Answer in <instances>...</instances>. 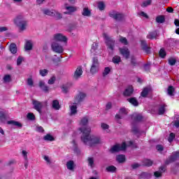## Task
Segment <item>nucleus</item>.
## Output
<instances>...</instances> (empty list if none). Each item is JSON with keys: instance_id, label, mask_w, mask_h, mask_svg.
<instances>
[{"instance_id": "3", "label": "nucleus", "mask_w": 179, "mask_h": 179, "mask_svg": "<svg viewBox=\"0 0 179 179\" xmlns=\"http://www.w3.org/2000/svg\"><path fill=\"white\" fill-rule=\"evenodd\" d=\"M100 71V63H99V59L97 57H93L90 68V73L92 75H95V73H97Z\"/></svg>"}, {"instance_id": "5", "label": "nucleus", "mask_w": 179, "mask_h": 179, "mask_svg": "<svg viewBox=\"0 0 179 179\" xmlns=\"http://www.w3.org/2000/svg\"><path fill=\"white\" fill-rule=\"evenodd\" d=\"M153 114H158V115H163L166 112V104L162 103L152 109Z\"/></svg>"}, {"instance_id": "44", "label": "nucleus", "mask_w": 179, "mask_h": 179, "mask_svg": "<svg viewBox=\"0 0 179 179\" xmlns=\"http://www.w3.org/2000/svg\"><path fill=\"white\" fill-rule=\"evenodd\" d=\"M157 23H164V16L159 15L156 17Z\"/></svg>"}, {"instance_id": "56", "label": "nucleus", "mask_w": 179, "mask_h": 179, "mask_svg": "<svg viewBox=\"0 0 179 179\" xmlns=\"http://www.w3.org/2000/svg\"><path fill=\"white\" fill-rule=\"evenodd\" d=\"M71 146L73 150H76V149H78V144H76V141L75 140L72 141Z\"/></svg>"}, {"instance_id": "10", "label": "nucleus", "mask_w": 179, "mask_h": 179, "mask_svg": "<svg viewBox=\"0 0 179 179\" xmlns=\"http://www.w3.org/2000/svg\"><path fill=\"white\" fill-rule=\"evenodd\" d=\"M32 104L34 106V110H36L39 114H41V110H43V102H40L36 99L32 100Z\"/></svg>"}, {"instance_id": "63", "label": "nucleus", "mask_w": 179, "mask_h": 179, "mask_svg": "<svg viewBox=\"0 0 179 179\" xmlns=\"http://www.w3.org/2000/svg\"><path fill=\"white\" fill-rule=\"evenodd\" d=\"M156 149H157V150H158V152H163V145H157L156 146Z\"/></svg>"}, {"instance_id": "39", "label": "nucleus", "mask_w": 179, "mask_h": 179, "mask_svg": "<svg viewBox=\"0 0 179 179\" xmlns=\"http://www.w3.org/2000/svg\"><path fill=\"white\" fill-rule=\"evenodd\" d=\"M110 72H111V67H105L102 75L103 76L106 77L107 75H108V73H110Z\"/></svg>"}, {"instance_id": "49", "label": "nucleus", "mask_w": 179, "mask_h": 179, "mask_svg": "<svg viewBox=\"0 0 179 179\" xmlns=\"http://www.w3.org/2000/svg\"><path fill=\"white\" fill-rule=\"evenodd\" d=\"M152 3V0H148L146 1H144L142 4L141 6L142 8H146V6H149Z\"/></svg>"}, {"instance_id": "62", "label": "nucleus", "mask_w": 179, "mask_h": 179, "mask_svg": "<svg viewBox=\"0 0 179 179\" xmlns=\"http://www.w3.org/2000/svg\"><path fill=\"white\" fill-rule=\"evenodd\" d=\"M22 155L24 160H26V162H27V151L26 150H22Z\"/></svg>"}, {"instance_id": "53", "label": "nucleus", "mask_w": 179, "mask_h": 179, "mask_svg": "<svg viewBox=\"0 0 179 179\" xmlns=\"http://www.w3.org/2000/svg\"><path fill=\"white\" fill-rule=\"evenodd\" d=\"M159 57H161V58L166 57V50H164V49L162 48L159 50Z\"/></svg>"}, {"instance_id": "37", "label": "nucleus", "mask_w": 179, "mask_h": 179, "mask_svg": "<svg viewBox=\"0 0 179 179\" xmlns=\"http://www.w3.org/2000/svg\"><path fill=\"white\" fill-rule=\"evenodd\" d=\"M53 17L56 19V20H60V19H62V14L57 10H55Z\"/></svg>"}, {"instance_id": "14", "label": "nucleus", "mask_w": 179, "mask_h": 179, "mask_svg": "<svg viewBox=\"0 0 179 179\" xmlns=\"http://www.w3.org/2000/svg\"><path fill=\"white\" fill-rule=\"evenodd\" d=\"M65 10H67L64 12V15H72V13L78 10V8L76 6H69L67 4L64 5Z\"/></svg>"}, {"instance_id": "24", "label": "nucleus", "mask_w": 179, "mask_h": 179, "mask_svg": "<svg viewBox=\"0 0 179 179\" xmlns=\"http://www.w3.org/2000/svg\"><path fill=\"white\" fill-rule=\"evenodd\" d=\"M25 51H31L33 50V41H27L24 45Z\"/></svg>"}, {"instance_id": "55", "label": "nucleus", "mask_w": 179, "mask_h": 179, "mask_svg": "<svg viewBox=\"0 0 179 179\" xmlns=\"http://www.w3.org/2000/svg\"><path fill=\"white\" fill-rule=\"evenodd\" d=\"M174 138H176V134H174V133H171L169 135V137L168 138L169 142H170V143H171V142H173V140L174 139Z\"/></svg>"}, {"instance_id": "40", "label": "nucleus", "mask_w": 179, "mask_h": 179, "mask_svg": "<svg viewBox=\"0 0 179 179\" xmlns=\"http://www.w3.org/2000/svg\"><path fill=\"white\" fill-rule=\"evenodd\" d=\"M101 127L103 131H106V132H110V130H108V128H110V126L106 123H101Z\"/></svg>"}, {"instance_id": "57", "label": "nucleus", "mask_w": 179, "mask_h": 179, "mask_svg": "<svg viewBox=\"0 0 179 179\" xmlns=\"http://www.w3.org/2000/svg\"><path fill=\"white\" fill-rule=\"evenodd\" d=\"M98 8L99 10H104V3H103V1H100L98 3Z\"/></svg>"}, {"instance_id": "12", "label": "nucleus", "mask_w": 179, "mask_h": 179, "mask_svg": "<svg viewBox=\"0 0 179 179\" xmlns=\"http://www.w3.org/2000/svg\"><path fill=\"white\" fill-rule=\"evenodd\" d=\"M128 113H129L128 109H127L125 108H120V110L119 111V114H116L115 119L116 120H122V118H124V115H127V114H128Z\"/></svg>"}, {"instance_id": "46", "label": "nucleus", "mask_w": 179, "mask_h": 179, "mask_svg": "<svg viewBox=\"0 0 179 179\" xmlns=\"http://www.w3.org/2000/svg\"><path fill=\"white\" fill-rule=\"evenodd\" d=\"M113 62L114 64H120L121 62V57L120 56H115L113 58Z\"/></svg>"}, {"instance_id": "13", "label": "nucleus", "mask_w": 179, "mask_h": 179, "mask_svg": "<svg viewBox=\"0 0 179 179\" xmlns=\"http://www.w3.org/2000/svg\"><path fill=\"white\" fill-rule=\"evenodd\" d=\"M83 74V69L82 68V66H79L74 72L73 79L78 80V79H80V76H82Z\"/></svg>"}, {"instance_id": "42", "label": "nucleus", "mask_w": 179, "mask_h": 179, "mask_svg": "<svg viewBox=\"0 0 179 179\" xmlns=\"http://www.w3.org/2000/svg\"><path fill=\"white\" fill-rule=\"evenodd\" d=\"M48 70L43 69H41L39 71V75H41V76H47V75H48Z\"/></svg>"}, {"instance_id": "1", "label": "nucleus", "mask_w": 179, "mask_h": 179, "mask_svg": "<svg viewBox=\"0 0 179 179\" xmlns=\"http://www.w3.org/2000/svg\"><path fill=\"white\" fill-rule=\"evenodd\" d=\"M80 131L83 133L81 136V141L85 143V145H90V146H93L94 145H99L101 143L100 137L96 136H90V132L92 129L90 127H87L85 129H80Z\"/></svg>"}, {"instance_id": "2", "label": "nucleus", "mask_w": 179, "mask_h": 179, "mask_svg": "<svg viewBox=\"0 0 179 179\" xmlns=\"http://www.w3.org/2000/svg\"><path fill=\"white\" fill-rule=\"evenodd\" d=\"M14 24L18 27L20 31H24L27 29V20L22 15H17L14 20Z\"/></svg>"}, {"instance_id": "41", "label": "nucleus", "mask_w": 179, "mask_h": 179, "mask_svg": "<svg viewBox=\"0 0 179 179\" xmlns=\"http://www.w3.org/2000/svg\"><path fill=\"white\" fill-rule=\"evenodd\" d=\"M115 170H117V168L114 166H109L106 168L108 173H115Z\"/></svg>"}, {"instance_id": "17", "label": "nucleus", "mask_w": 179, "mask_h": 179, "mask_svg": "<svg viewBox=\"0 0 179 179\" xmlns=\"http://www.w3.org/2000/svg\"><path fill=\"white\" fill-rule=\"evenodd\" d=\"M131 120L134 122H141V121H142V120H143V116H142V115L140 113H134L131 115Z\"/></svg>"}, {"instance_id": "20", "label": "nucleus", "mask_w": 179, "mask_h": 179, "mask_svg": "<svg viewBox=\"0 0 179 179\" xmlns=\"http://www.w3.org/2000/svg\"><path fill=\"white\" fill-rule=\"evenodd\" d=\"M141 47L146 52V54H150V48L148 47V43H146V41H141Z\"/></svg>"}, {"instance_id": "7", "label": "nucleus", "mask_w": 179, "mask_h": 179, "mask_svg": "<svg viewBox=\"0 0 179 179\" xmlns=\"http://www.w3.org/2000/svg\"><path fill=\"white\" fill-rule=\"evenodd\" d=\"M127 149V144L125 143H123L122 145L117 144L114 146H113L110 148L111 153H115V152H120L121 150H125Z\"/></svg>"}, {"instance_id": "52", "label": "nucleus", "mask_w": 179, "mask_h": 179, "mask_svg": "<svg viewBox=\"0 0 179 179\" xmlns=\"http://www.w3.org/2000/svg\"><path fill=\"white\" fill-rule=\"evenodd\" d=\"M153 164V162L150 159H145L144 161V165L147 166L148 167H150V166H152Z\"/></svg>"}, {"instance_id": "29", "label": "nucleus", "mask_w": 179, "mask_h": 179, "mask_svg": "<svg viewBox=\"0 0 179 179\" xmlns=\"http://www.w3.org/2000/svg\"><path fill=\"white\" fill-rule=\"evenodd\" d=\"M66 167H67L68 170H70V171H73V170L75 169V163L73 162V161L67 162Z\"/></svg>"}, {"instance_id": "61", "label": "nucleus", "mask_w": 179, "mask_h": 179, "mask_svg": "<svg viewBox=\"0 0 179 179\" xmlns=\"http://www.w3.org/2000/svg\"><path fill=\"white\" fill-rule=\"evenodd\" d=\"M22 62H23V57H19L17 59V65L19 66V65H20L22 64Z\"/></svg>"}, {"instance_id": "33", "label": "nucleus", "mask_w": 179, "mask_h": 179, "mask_svg": "<svg viewBox=\"0 0 179 179\" xmlns=\"http://www.w3.org/2000/svg\"><path fill=\"white\" fill-rule=\"evenodd\" d=\"M9 50L12 54H16V52H17V48L16 47V44L11 43Z\"/></svg>"}, {"instance_id": "43", "label": "nucleus", "mask_w": 179, "mask_h": 179, "mask_svg": "<svg viewBox=\"0 0 179 179\" xmlns=\"http://www.w3.org/2000/svg\"><path fill=\"white\" fill-rule=\"evenodd\" d=\"M88 165L91 166V169L94 167V159L93 157H89L87 159Z\"/></svg>"}, {"instance_id": "54", "label": "nucleus", "mask_w": 179, "mask_h": 179, "mask_svg": "<svg viewBox=\"0 0 179 179\" xmlns=\"http://www.w3.org/2000/svg\"><path fill=\"white\" fill-rule=\"evenodd\" d=\"M55 76L51 77L48 81V85H54V83H55Z\"/></svg>"}, {"instance_id": "48", "label": "nucleus", "mask_w": 179, "mask_h": 179, "mask_svg": "<svg viewBox=\"0 0 179 179\" xmlns=\"http://www.w3.org/2000/svg\"><path fill=\"white\" fill-rule=\"evenodd\" d=\"M27 118H28V120H31L33 121L36 120V116H34V114H33L32 113H29L27 114Z\"/></svg>"}, {"instance_id": "50", "label": "nucleus", "mask_w": 179, "mask_h": 179, "mask_svg": "<svg viewBox=\"0 0 179 179\" xmlns=\"http://www.w3.org/2000/svg\"><path fill=\"white\" fill-rule=\"evenodd\" d=\"M120 43H122V44H124V45H128V41L127 40V38H124V37L121 36L120 38Z\"/></svg>"}, {"instance_id": "16", "label": "nucleus", "mask_w": 179, "mask_h": 179, "mask_svg": "<svg viewBox=\"0 0 179 179\" xmlns=\"http://www.w3.org/2000/svg\"><path fill=\"white\" fill-rule=\"evenodd\" d=\"M179 157V151L173 152V155L166 161L165 164H170V163H173V162H176L177 159Z\"/></svg>"}, {"instance_id": "28", "label": "nucleus", "mask_w": 179, "mask_h": 179, "mask_svg": "<svg viewBox=\"0 0 179 179\" xmlns=\"http://www.w3.org/2000/svg\"><path fill=\"white\" fill-rule=\"evenodd\" d=\"M157 32L156 31L150 32L147 35V38H149L150 40H155V38H157Z\"/></svg>"}, {"instance_id": "18", "label": "nucleus", "mask_w": 179, "mask_h": 179, "mask_svg": "<svg viewBox=\"0 0 179 179\" xmlns=\"http://www.w3.org/2000/svg\"><path fill=\"white\" fill-rule=\"evenodd\" d=\"M39 87H41L45 93H48V92H50V87H48L43 80L39 81Z\"/></svg>"}, {"instance_id": "31", "label": "nucleus", "mask_w": 179, "mask_h": 179, "mask_svg": "<svg viewBox=\"0 0 179 179\" xmlns=\"http://www.w3.org/2000/svg\"><path fill=\"white\" fill-rule=\"evenodd\" d=\"M3 83H9L10 82H12V76L9 74H6L3 78Z\"/></svg>"}, {"instance_id": "60", "label": "nucleus", "mask_w": 179, "mask_h": 179, "mask_svg": "<svg viewBox=\"0 0 179 179\" xmlns=\"http://www.w3.org/2000/svg\"><path fill=\"white\" fill-rule=\"evenodd\" d=\"M176 60L174 58H170L169 59V64H171V66L176 65Z\"/></svg>"}, {"instance_id": "8", "label": "nucleus", "mask_w": 179, "mask_h": 179, "mask_svg": "<svg viewBox=\"0 0 179 179\" xmlns=\"http://www.w3.org/2000/svg\"><path fill=\"white\" fill-rule=\"evenodd\" d=\"M52 50L54 52H57V54H62L64 52V47L57 43H52L51 45Z\"/></svg>"}, {"instance_id": "6", "label": "nucleus", "mask_w": 179, "mask_h": 179, "mask_svg": "<svg viewBox=\"0 0 179 179\" xmlns=\"http://www.w3.org/2000/svg\"><path fill=\"white\" fill-rule=\"evenodd\" d=\"M87 94L85 92H80L74 97V104H79L82 103V101H85V99L87 97Z\"/></svg>"}, {"instance_id": "15", "label": "nucleus", "mask_w": 179, "mask_h": 179, "mask_svg": "<svg viewBox=\"0 0 179 179\" xmlns=\"http://www.w3.org/2000/svg\"><path fill=\"white\" fill-rule=\"evenodd\" d=\"M110 16L113 19H115V20H122L124 19V15L115 11L110 13Z\"/></svg>"}, {"instance_id": "27", "label": "nucleus", "mask_w": 179, "mask_h": 179, "mask_svg": "<svg viewBox=\"0 0 179 179\" xmlns=\"http://www.w3.org/2000/svg\"><path fill=\"white\" fill-rule=\"evenodd\" d=\"M151 92L152 88H150V87L144 88L141 92L142 97H146V96H148V94H149V93H150Z\"/></svg>"}, {"instance_id": "51", "label": "nucleus", "mask_w": 179, "mask_h": 179, "mask_svg": "<svg viewBox=\"0 0 179 179\" xmlns=\"http://www.w3.org/2000/svg\"><path fill=\"white\" fill-rule=\"evenodd\" d=\"M131 65H133V66H136V65H138V62H136V59L134 56L131 57Z\"/></svg>"}, {"instance_id": "34", "label": "nucleus", "mask_w": 179, "mask_h": 179, "mask_svg": "<svg viewBox=\"0 0 179 179\" xmlns=\"http://www.w3.org/2000/svg\"><path fill=\"white\" fill-rule=\"evenodd\" d=\"M127 101L130 102L132 106H138L139 105V103L138 102V100L136 99V98H129L127 99Z\"/></svg>"}, {"instance_id": "64", "label": "nucleus", "mask_w": 179, "mask_h": 179, "mask_svg": "<svg viewBox=\"0 0 179 179\" xmlns=\"http://www.w3.org/2000/svg\"><path fill=\"white\" fill-rule=\"evenodd\" d=\"M27 85L29 86H33V85H34L33 79L28 78V80H27Z\"/></svg>"}, {"instance_id": "26", "label": "nucleus", "mask_w": 179, "mask_h": 179, "mask_svg": "<svg viewBox=\"0 0 179 179\" xmlns=\"http://www.w3.org/2000/svg\"><path fill=\"white\" fill-rule=\"evenodd\" d=\"M78 114V106L76 105L70 106V115H76Z\"/></svg>"}, {"instance_id": "30", "label": "nucleus", "mask_w": 179, "mask_h": 179, "mask_svg": "<svg viewBox=\"0 0 179 179\" xmlns=\"http://www.w3.org/2000/svg\"><path fill=\"white\" fill-rule=\"evenodd\" d=\"M174 93H176V88H174V87L171 85L168 87L167 94L171 96H174Z\"/></svg>"}, {"instance_id": "35", "label": "nucleus", "mask_w": 179, "mask_h": 179, "mask_svg": "<svg viewBox=\"0 0 179 179\" xmlns=\"http://www.w3.org/2000/svg\"><path fill=\"white\" fill-rule=\"evenodd\" d=\"M44 141H48L50 142H52L55 141V138H54V136H52L51 134H48L45 136H43Z\"/></svg>"}, {"instance_id": "38", "label": "nucleus", "mask_w": 179, "mask_h": 179, "mask_svg": "<svg viewBox=\"0 0 179 179\" xmlns=\"http://www.w3.org/2000/svg\"><path fill=\"white\" fill-rule=\"evenodd\" d=\"M54 12H55V10H49V9H45L43 10V13L45 15H48V16H54Z\"/></svg>"}, {"instance_id": "11", "label": "nucleus", "mask_w": 179, "mask_h": 179, "mask_svg": "<svg viewBox=\"0 0 179 179\" xmlns=\"http://www.w3.org/2000/svg\"><path fill=\"white\" fill-rule=\"evenodd\" d=\"M89 123V117H87V116L83 117L80 122H79V125L80 127L78 129L79 131H80V128H82V129H85V128H90V127H87V124Z\"/></svg>"}, {"instance_id": "36", "label": "nucleus", "mask_w": 179, "mask_h": 179, "mask_svg": "<svg viewBox=\"0 0 179 179\" xmlns=\"http://www.w3.org/2000/svg\"><path fill=\"white\" fill-rule=\"evenodd\" d=\"M116 160L117 162H118V163H124V162H125V155H117L116 157Z\"/></svg>"}, {"instance_id": "25", "label": "nucleus", "mask_w": 179, "mask_h": 179, "mask_svg": "<svg viewBox=\"0 0 179 179\" xmlns=\"http://www.w3.org/2000/svg\"><path fill=\"white\" fill-rule=\"evenodd\" d=\"M52 107L54 110H58L61 108V105H59V101L55 99L52 101Z\"/></svg>"}, {"instance_id": "21", "label": "nucleus", "mask_w": 179, "mask_h": 179, "mask_svg": "<svg viewBox=\"0 0 179 179\" xmlns=\"http://www.w3.org/2000/svg\"><path fill=\"white\" fill-rule=\"evenodd\" d=\"M166 171V166H162L159 168L158 171H155L154 173L155 177L158 178V177H162V173Z\"/></svg>"}, {"instance_id": "4", "label": "nucleus", "mask_w": 179, "mask_h": 179, "mask_svg": "<svg viewBox=\"0 0 179 179\" xmlns=\"http://www.w3.org/2000/svg\"><path fill=\"white\" fill-rule=\"evenodd\" d=\"M103 38L105 39V43L110 51H114V47L115 46V41L113 38L108 36L107 34H103Z\"/></svg>"}, {"instance_id": "9", "label": "nucleus", "mask_w": 179, "mask_h": 179, "mask_svg": "<svg viewBox=\"0 0 179 179\" xmlns=\"http://www.w3.org/2000/svg\"><path fill=\"white\" fill-rule=\"evenodd\" d=\"M53 40L60 43H66V41H68V38L64 36V34L58 33L53 36Z\"/></svg>"}, {"instance_id": "32", "label": "nucleus", "mask_w": 179, "mask_h": 179, "mask_svg": "<svg viewBox=\"0 0 179 179\" xmlns=\"http://www.w3.org/2000/svg\"><path fill=\"white\" fill-rule=\"evenodd\" d=\"M82 15L83 16L89 17L90 15H92V11H90L87 7H85L83 9Z\"/></svg>"}, {"instance_id": "59", "label": "nucleus", "mask_w": 179, "mask_h": 179, "mask_svg": "<svg viewBox=\"0 0 179 179\" xmlns=\"http://www.w3.org/2000/svg\"><path fill=\"white\" fill-rule=\"evenodd\" d=\"M43 159L46 162L47 164H51V159H50V157L45 155Z\"/></svg>"}, {"instance_id": "22", "label": "nucleus", "mask_w": 179, "mask_h": 179, "mask_svg": "<svg viewBox=\"0 0 179 179\" xmlns=\"http://www.w3.org/2000/svg\"><path fill=\"white\" fill-rule=\"evenodd\" d=\"M134 93V87L132 86H129V87L126 88L123 94L124 96H129L132 95Z\"/></svg>"}, {"instance_id": "23", "label": "nucleus", "mask_w": 179, "mask_h": 179, "mask_svg": "<svg viewBox=\"0 0 179 179\" xmlns=\"http://www.w3.org/2000/svg\"><path fill=\"white\" fill-rule=\"evenodd\" d=\"M7 124L8 125H13V127H17V128H22V127H23L22 123L19 122H16L15 120H9L7 122Z\"/></svg>"}, {"instance_id": "45", "label": "nucleus", "mask_w": 179, "mask_h": 179, "mask_svg": "<svg viewBox=\"0 0 179 179\" xmlns=\"http://www.w3.org/2000/svg\"><path fill=\"white\" fill-rule=\"evenodd\" d=\"M6 120V115H5V113L2 110H0V121L3 122Z\"/></svg>"}, {"instance_id": "19", "label": "nucleus", "mask_w": 179, "mask_h": 179, "mask_svg": "<svg viewBox=\"0 0 179 179\" xmlns=\"http://www.w3.org/2000/svg\"><path fill=\"white\" fill-rule=\"evenodd\" d=\"M119 50L120 53L122 54V55H123V57H124V58H126L127 59L129 58V50H128V48H120Z\"/></svg>"}, {"instance_id": "47", "label": "nucleus", "mask_w": 179, "mask_h": 179, "mask_svg": "<svg viewBox=\"0 0 179 179\" xmlns=\"http://www.w3.org/2000/svg\"><path fill=\"white\" fill-rule=\"evenodd\" d=\"M149 177H150V174H148V173H146V172H143V173L141 174L140 178H141V179H145V178H149Z\"/></svg>"}, {"instance_id": "58", "label": "nucleus", "mask_w": 179, "mask_h": 179, "mask_svg": "<svg viewBox=\"0 0 179 179\" xmlns=\"http://www.w3.org/2000/svg\"><path fill=\"white\" fill-rule=\"evenodd\" d=\"M97 47H98L97 43H94L92 45L91 52H94V51H96V50H97Z\"/></svg>"}]
</instances>
